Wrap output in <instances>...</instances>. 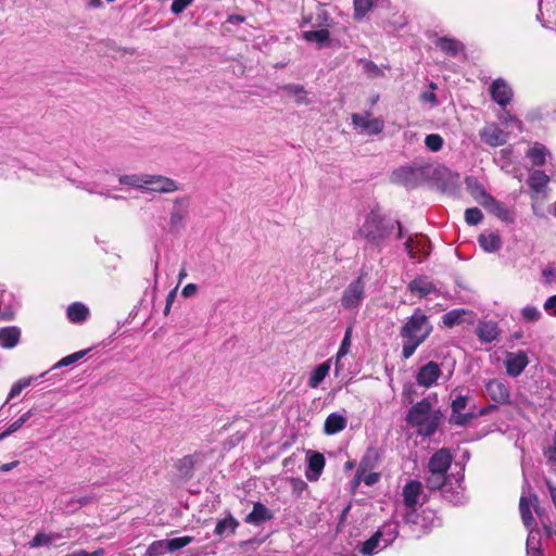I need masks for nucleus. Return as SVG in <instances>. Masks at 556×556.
Masks as SVG:
<instances>
[{
    "label": "nucleus",
    "instance_id": "nucleus-6",
    "mask_svg": "<svg viewBox=\"0 0 556 556\" xmlns=\"http://www.w3.org/2000/svg\"><path fill=\"white\" fill-rule=\"evenodd\" d=\"M451 397L452 403L448 422L458 427L468 426L475 419L473 407H470L467 413L464 412L469 404V396L454 390Z\"/></svg>",
    "mask_w": 556,
    "mask_h": 556
},
{
    "label": "nucleus",
    "instance_id": "nucleus-3",
    "mask_svg": "<svg viewBox=\"0 0 556 556\" xmlns=\"http://www.w3.org/2000/svg\"><path fill=\"white\" fill-rule=\"evenodd\" d=\"M442 417L441 410L433 409L429 399H424L410 407L406 420L417 428L419 434L431 435L438 429Z\"/></svg>",
    "mask_w": 556,
    "mask_h": 556
},
{
    "label": "nucleus",
    "instance_id": "nucleus-24",
    "mask_svg": "<svg viewBox=\"0 0 556 556\" xmlns=\"http://www.w3.org/2000/svg\"><path fill=\"white\" fill-rule=\"evenodd\" d=\"M325 467L324 454H309L307 459V469L305 476L309 481H316L320 477Z\"/></svg>",
    "mask_w": 556,
    "mask_h": 556
},
{
    "label": "nucleus",
    "instance_id": "nucleus-50",
    "mask_svg": "<svg viewBox=\"0 0 556 556\" xmlns=\"http://www.w3.org/2000/svg\"><path fill=\"white\" fill-rule=\"evenodd\" d=\"M357 478L366 485H374L376 482H378L380 475L377 472H366L365 469L361 466L357 471Z\"/></svg>",
    "mask_w": 556,
    "mask_h": 556
},
{
    "label": "nucleus",
    "instance_id": "nucleus-10",
    "mask_svg": "<svg viewBox=\"0 0 556 556\" xmlns=\"http://www.w3.org/2000/svg\"><path fill=\"white\" fill-rule=\"evenodd\" d=\"M146 191L155 193H173L180 190L179 184L164 175L147 174Z\"/></svg>",
    "mask_w": 556,
    "mask_h": 556
},
{
    "label": "nucleus",
    "instance_id": "nucleus-52",
    "mask_svg": "<svg viewBox=\"0 0 556 556\" xmlns=\"http://www.w3.org/2000/svg\"><path fill=\"white\" fill-rule=\"evenodd\" d=\"M482 212L477 207L467 208L465 212V219L469 225L479 224L482 220Z\"/></svg>",
    "mask_w": 556,
    "mask_h": 556
},
{
    "label": "nucleus",
    "instance_id": "nucleus-23",
    "mask_svg": "<svg viewBox=\"0 0 556 556\" xmlns=\"http://www.w3.org/2000/svg\"><path fill=\"white\" fill-rule=\"evenodd\" d=\"M21 339V329L16 326L0 328V346L3 349L15 348Z\"/></svg>",
    "mask_w": 556,
    "mask_h": 556
},
{
    "label": "nucleus",
    "instance_id": "nucleus-16",
    "mask_svg": "<svg viewBox=\"0 0 556 556\" xmlns=\"http://www.w3.org/2000/svg\"><path fill=\"white\" fill-rule=\"evenodd\" d=\"M404 505L408 510L416 509L422 496V484L417 480H409L402 491Z\"/></svg>",
    "mask_w": 556,
    "mask_h": 556
},
{
    "label": "nucleus",
    "instance_id": "nucleus-51",
    "mask_svg": "<svg viewBox=\"0 0 556 556\" xmlns=\"http://www.w3.org/2000/svg\"><path fill=\"white\" fill-rule=\"evenodd\" d=\"M521 316L526 321L534 323L541 318V312L535 306H526L521 309Z\"/></svg>",
    "mask_w": 556,
    "mask_h": 556
},
{
    "label": "nucleus",
    "instance_id": "nucleus-54",
    "mask_svg": "<svg viewBox=\"0 0 556 556\" xmlns=\"http://www.w3.org/2000/svg\"><path fill=\"white\" fill-rule=\"evenodd\" d=\"M351 334H352V328L349 327L345 331L344 338L341 342L340 349L338 351L337 357H343L348 354L350 346H351Z\"/></svg>",
    "mask_w": 556,
    "mask_h": 556
},
{
    "label": "nucleus",
    "instance_id": "nucleus-61",
    "mask_svg": "<svg viewBox=\"0 0 556 556\" xmlns=\"http://www.w3.org/2000/svg\"><path fill=\"white\" fill-rule=\"evenodd\" d=\"M104 554V551L102 548H99L92 553L86 552L84 549L77 551L73 554H70L71 556H102Z\"/></svg>",
    "mask_w": 556,
    "mask_h": 556
},
{
    "label": "nucleus",
    "instance_id": "nucleus-13",
    "mask_svg": "<svg viewBox=\"0 0 556 556\" xmlns=\"http://www.w3.org/2000/svg\"><path fill=\"white\" fill-rule=\"evenodd\" d=\"M504 363L507 375L518 377L529 364V359L527 353L523 351L509 352Z\"/></svg>",
    "mask_w": 556,
    "mask_h": 556
},
{
    "label": "nucleus",
    "instance_id": "nucleus-30",
    "mask_svg": "<svg viewBox=\"0 0 556 556\" xmlns=\"http://www.w3.org/2000/svg\"><path fill=\"white\" fill-rule=\"evenodd\" d=\"M435 45L450 56H456L464 50V45L460 41L448 37L439 38Z\"/></svg>",
    "mask_w": 556,
    "mask_h": 556
},
{
    "label": "nucleus",
    "instance_id": "nucleus-19",
    "mask_svg": "<svg viewBox=\"0 0 556 556\" xmlns=\"http://www.w3.org/2000/svg\"><path fill=\"white\" fill-rule=\"evenodd\" d=\"M492 99L501 106L509 104L513 98L510 86L502 78L495 79L490 88Z\"/></svg>",
    "mask_w": 556,
    "mask_h": 556
},
{
    "label": "nucleus",
    "instance_id": "nucleus-12",
    "mask_svg": "<svg viewBox=\"0 0 556 556\" xmlns=\"http://www.w3.org/2000/svg\"><path fill=\"white\" fill-rule=\"evenodd\" d=\"M535 508V511L539 513L538 507V497L535 494L532 493H526L523 491L522 495L520 496L519 501V510L521 515L522 522L525 527L530 531V529H533L534 525V518L531 513V507Z\"/></svg>",
    "mask_w": 556,
    "mask_h": 556
},
{
    "label": "nucleus",
    "instance_id": "nucleus-18",
    "mask_svg": "<svg viewBox=\"0 0 556 556\" xmlns=\"http://www.w3.org/2000/svg\"><path fill=\"white\" fill-rule=\"evenodd\" d=\"M441 374L440 366L431 361L419 369L416 380L419 386L430 388L437 382Z\"/></svg>",
    "mask_w": 556,
    "mask_h": 556
},
{
    "label": "nucleus",
    "instance_id": "nucleus-25",
    "mask_svg": "<svg viewBox=\"0 0 556 556\" xmlns=\"http://www.w3.org/2000/svg\"><path fill=\"white\" fill-rule=\"evenodd\" d=\"M472 320V313L463 308L452 309L442 316L444 326L452 328L465 321Z\"/></svg>",
    "mask_w": 556,
    "mask_h": 556
},
{
    "label": "nucleus",
    "instance_id": "nucleus-34",
    "mask_svg": "<svg viewBox=\"0 0 556 556\" xmlns=\"http://www.w3.org/2000/svg\"><path fill=\"white\" fill-rule=\"evenodd\" d=\"M547 149L540 143H534L532 148L527 151V157L534 166H542L546 162Z\"/></svg>",
    "mask_w": 556,
    "mask_h": 556
},
{
    "label": "nucleus",
    "instance_id": "nucleus-47",
    "mask_svg": "<svg viewBox=\"0 0 556 556\" xmlns=\"http://www.w3.org/2000/svg\"><path fill=\"white\" fill-rule=\"evenodd\" d=\"M165 553H167L165 540H159L148 546L146 556H163Z\"/></svg>",
    "mask_w": 556,
    "mask_h": 556
},
{
    "label": "nucleus",
    "instance_id": "nucleus-33",
    "mask_svg": "<svg viewBox=\"0 0 556 556\" xmlns=\"http://www.w3.org/2000/svg\"><path fill=\"white\" fill-rule=\"evenodd\" d=\"M302 36L307 42H314L318 48H321L328 43L330 33L327 28H320L317 30L304 31Z\"/></svg>",
    "mask_w": 556,
    "mask_h": 556
},
{
    "label": "nucleus",
    "instance_id": "nucleus-39",
    "mask_svg": "<svg viewBox=\"0 0 556 556\" xmlns=\"http://www.w3.org/2000/svg\"><path fill=\"white\" fill-rule=\"evenodd\" d=\"M540 533L535 529H530L527 538V556H541Z\"/></svg>",
    "mask_w": 556,
    "mask_h": 556
},
{
    "label": "nucleus",
    "instance_id": "nucleus-4",
    "mask_svg": "<svg viewBox=\"0 0 556 556\" xmlns=\"http://www.w3.org/2000/svg\"><path fill=\"white\" fill-rule=\"evenodd\" d=\"M399 536V525L395 521L383 523L366 541L357 545V551L363 556H374L390 546Z\"/></svg>",
    "mask_w": 556,
    "mask_h": 556
},
{
    "label": "nucleus",
    "instance_id": "nucleus-37",
    "mask_svg": "<svg viewBox=\"0 0 556 556\" xmlns=\"http://www.w3.org/2000/svg\"><path fill=\"white\" fill-rule=\"evenodd\" d=\"M147 174H129L121 175L118 181L122 185L132 187L135 189L144 190Z\"/></svg>",
    "mask_w": 556,
    "mask_h": 556
},
{
    "label": "nucleus",
    "instance_id": "nucleus-26",
    "mask_svg": "<svg viewBox=\"0 0 556 556\" xmlns=\"http://www.w3.org/2000/svg\"><path fill=\"white\" fill-rule=\"evenodd\" d=\"M408 289L412 293L417 294L419 298H424L433 292L435 287L428 278L418 277L409 282Z\"/></svg>",
    "mask_w": 556,
    "mask_h": 556
},
{
    "label": "nucleus",
    "instance_id": "nucleus-1",
    "mask_svg": "<svg viewBox=\"0 0 556 556\" xmlns=\"http://www.w3.org/2000/svg\"><path fill=\"white\" fill-rule=\"evenodd\" d=\"M433 326L421 308H416L400 329L402 356L408 359L431 334Z\"/></svg>",
    "mask_w": 556,
    "mask_h": 556
},
{
    "label": "nucleus",
    "instance_id": "nucleus-35",
    "mask_svg": "<svg viewBox=\"0 0 556 556\" xmlns=\"http://www.w3.org/2000/svg\"><path fill=\"white\" fill-rule=\"evenodd\" d=\"M477 333L481 341L490 343L498 336L497 326L492 321L481 323Z\"/></svg>",
    "mask_w": 556,
    "mask_h": 556
},
{
    "label": "nucleus",
    "instance_id": "nucleus-11",
    "mask_svg": "<svg viewBox=\"0 0 556 556\" xmlns=\"http://www.w3.org/2000/svg\"><path fill=\"white\" fill-rule=\"evenodd\" d=\"M190 198L188 195L177 197L173 200L169 212V226L172 229H179L184 226L189 215Z\"/></svg>",
    "mask_w": 556,
    "mask_h": 556
},
{
    "label": "nucleus",
    "instance_id": "nucleus-7",
    "mask_svg": "<svg viewBox=\"0 0 556 556\" xmlns=\"http://www.w3.org/2000/svg\"><path fill=\"white\" fill-rule=\"evenodd\" d=\"M365 298V282L362 277L353 280L343 291L341 305L345 309H357Z\"/></svg>",
    "mask_w": 556,
    "mask_h": 556
},
{
    "label": "nucleus",
    "instance_id": "nucleus-44",
    "mask_svg": "<svg viewBox=\"0 0 556 556\" xmlns=\"http://www.w3.org/2000/svg\"><path fill=\"white\" fill-rule=\"evenodd\" d=\"M466 185L470 194L480 203V200H485V197H490L483 189V187L472 178L466 180Z\"/></svg>",
    "mask_w": 556,
    "mask_h": 556
},
{
    "label": "nucleus",
    "instance_id": "nucleus-49",
    "mask_svg": "<svg viewBox=\"0 0 556 556\" xmlns=\"http://www.w3.org/2000/svg\"><path fill=\"white\" fill-rule=\"evenodd\" d=\"M426 147L433 152H437L443 147V139L438 134L428 135L425 139Z\"/></svg>",
    "mask_w": 556,
    "mask_h": 556
},
{
    "label": "nucleus",
    "instance_id": "nucleus-29",
    "mask_svg": "<svg viewBox=\"0 0 556 556\" xmlns=\"http://www.w3.org/2000/svg\"><path fill=\"white\" fill-rule=\"evenodd\" d=\"M452 454H433L429 460V471L438 473H446L452 463Z\"/></svg>",
    "mask_w": 556,
    "mask_h": 556
},
{
    "label": "nucleus",
    "instance_id": "nucleus-43",
    "mask_svg": "<svg viewBox=\"0 0 556 556\" xmlns=\"http://www.w3.org/2000/svg\"><path fill=\"white\" fill-rule=\"evenodd\" d=\"M60 534H47L45 532H38L33 540L29 542L30 548H38L40 546H49L55 539H60Z\"/></svg>",
    "mask_w": 556,
    "mask_h": 556
},
{
    "label": "nucleus",
    "instance_id": "nucleus-31",
    "mask_svg": "<svg viewBox=\"0 0 556 556\" xmlns=\"http://www.w3.org/2000/svg\"><path fill=\"white\" fill-rule=\"evenodd\" d=\"M282 90L294 98L296 104H309L311 100L307 97V91L304 86L298 84H289L282 87Z\"/></svg>",
    "mask_w": 556,
    "mask_h": 556
},
{
    "label": "nucleus",
    "instance_id": "nucleus-32",
    "mask_svg": "<svg viewBox=\"0 0 556 556\" xmlns=\"http://www.w3.org/2000/svg\"><path fill=\"white\" fill-rule=\"evenodd\" d=\"M346 427V419L338 414H330L325 421V432L328 434H334L342 431Z\"/></svg>",
    "mask_w": 556,
    "mask_h": 556
},
{
    "label": "nucleus",
    "instance_id": "nucleus-2",
    "mask_svg": "<svg viewBox=\"0 0 556 556\" xmlns=\"http://www.w3.org/2000/svg\"><path fill=\"white\" fill-rule=\"evenodd\" d=\"M395 228H397L396 238H403L404 235L400 222L387 218L378 211H371L366 216V219L358 232L370 244L379 248Z\"/></svg>",
    "mask_w": 556,
    "mask_h": 556
},
{
    "label": "nucleus",
    "instance_id": "nucleus-22",
    "mask_svg": "<svg viewBox=\"0 0 556 556\" xmlns=\"http://www.w3.org/2000/svg\"><path fill=\"white\" fill-rule=\"evenodd\" d=\"M389 0H354V18L362 20L372 8H388Z\"/></svg>",
    "mask_w": 556,
    "mask_h": 556
},
{
    "label": "nucleus",
    "instance_id": "nucleus-48",
    "mask_svg": "<svg viewBox=\"0 0 556 556\" xmlns=\"http://www.w3.org/2000/svg\"><path fill=\"white\" fill-rule=\"evenodd\" d=\"M87 353H88V350H83V351L75 352L71 355H67V356L63 357L61 361H59L54 367L59 368V367L70 366V365L78 362L79 359H81Z\"/></svg>",
    "mask_w": 556,
    "mask_h": 556
},
{
    "label": "nucleus",
    "instance_id": "nucleus-59",
    "mask_svg": "<svg viewBox=\"0 0 556 556\" xmlns=\"http://www.w3.org/2000/svg\"><path fill=\"white\" fill-rule=\"evenodd\" d=\"M497 409V406L494 405V404H490V405H486L484 406L483 408L477 410L476 407H473V414H475V419L477 417H480V416H484V415H488L490 414L491 412H494Z\"/></svg>",
    "mask_w": 556,
    "mask_h": 556
},
{
    "label": "nucleus",
    "instance_id": "nucleus-62",
    "mask_svg": "<svg viewBox=\"0 0 556 556\" xmlns=\"http://www.w3.org/2000/svg\"><path fill=\"white\" fill-rule=\"evenodd\" d=\"M292 484H293V489L299 492L303 491L307 486V484L303 480H300V479H292Z\"/></svg>",
    "mask_w": 556,
    "mask_h": 556
},
{
    "label": "nucleus",
    "instance_id": "nucleus-55",
    "mask_svg": "<svg viewBox=\"0 0 556 556\" xmlns=\"http://www.w3.org/2000/svg\"><path fill=\"white\" fill-rule=\"evenodd\" d=\"M192 2H193V0H174L172 5H170V11L174 14H180Z\"/></svg>",
    "mask_w": 556,
    "mask_h": 556
},
{
    "label": "nucleus",
    "instance_id": "nucleus-58",
    "mask_svg": "<svg viewBox=\"0 0 556 556\" xmlns=\"http://www.w3.org/2000/svg\"><path fill=\"white\" fill-rule=\"evenodd\" d=\"M542 275L545 279V282L551 283L556 280V269L554 267H546L543 269Z\"/></svg>",
    "mask_w": 556,
    "mask_h": 556
},
{
    "label": "nucleus",
    "instance_id": "nucleus-63",
    "mask_svg": "<svg viewBox=\"0 0 556 556\" xmlns=\"http://www.w3.org/2000/svg\"><path fill=\"white\" fill-rule=\"evenodd\" d=\"M14 317V313L11 309L0 308V318L3 320H11Z\"/></svg>",
    "mask_w": 556,
    "mask_h": 556
},
{
    "label": "nucleus",
    "instance_id": "nucleus-8",
    "mask_svg": "<svg viewBox=\"0 0 556 556\" xmlns=\"http://www.w3.org/2000/svg\"><path fill=\"white\" fill-rule=\"evenodd\" d=\"M352 124L362 134L366 135H378L384 128V122L382 118L372 117L369 112L354 113L352 114Z\"/></svg>",
    "mask_w": 556,
    "mask_h": 556
},
{
    "label": "nucleus",
    "instance_id": "nucleus-5",
    "mask_svg": "<svg viewBox=\"0 0 556 556\" xmlns=\"http://www.w3.org/2000/svg\"><path fill=\"white\" fill-rule=\"evenodd\" d=\"M404 521L412 527V531L417 538L428 534L432 529L441 526V519L434 510L417 509L407 510L404 515Z\"/></svg>",
    "mask_w": 556,
    "mask_h": 556
},
{
    "label": "nucleus",
    "instance_id": "nucleus-36",
    "mask_svg": "<svg viewBox=\"0 0 556 556\" xmlns=\"http://www.w3.org/2000/svg\"><path fill=\"white\" fill-rule=\"evenodd\" d=\"M67 317L73 323H81L86 320L89 309L83 303L76 302L67 307Z\"/></svg>",
    "mask_w": 556,
    "mask_h": 556
},
{
    "label": "nucleus",
    "instance_id": "nucleus-15",
    "mask_svg": "<svg viewBox=\"0 0 556 556\" xmlns=\"http://www.w3.org/2000/svg\"><path fill=\"white\" fill-rule=\"evenodd\" d=\"M405 250L410 258H422L430 253V243L425 236L408 237L405 241Z\"/></svg>",
    "mask_w": 556,
    "mask_h": 556
},
{
    "label": "nucleus",
    "instance_id": "nucleus-41",
    "mask_svg": "<svg viewBox=\"0 0 556 556\" xmlns=\"http://www.w3.org/2000/svg\"><path fill=\"white\" fill-rule=\"evenodd\" d=\"M357 63L362 66L363 73L370 79L383 77V71L372 61L361 59Z\"/></svg>",
    "mask_w": 556,
    "mask_h": 556
},
{
    "label": "nucleus",
    "instance_id": "nucleus-53",
    "mask_svg": "<svg viewBox=\"0 0 556 556\" xmlns=\"http://www.w3.org/2000/svg\"><path fill=\"white\" fill-rule=\"evenodd\" d=\"M446 477L443 473L430 472L427 479L430 489H440L445 484Z\"/></svg>",
    "mask_w": 556,
    "mask_h": 556
},
{
    "label": "nucleus",
    "instance_id": "nucleus-17",
    "mask_svg": "<svg viewBox=\"0 0 556 556\" xmlns=\"http://www.w3.org/2000/svg\"><path fill=\"white\" fill-rule=\"evenodd\" d=\"M479 135L481 140L490 147H501L507 141V134L495 124L484 126Z\"/></svg>",
    "mask_w": 556,
    "mask_h": 556
},
{
    "label": "nucleus",
    "instance_id": "nucleus-46",
    "mask_svg": "<svg viewBox=\"0 0 556 556\" xmlns=\"http://www.w3.org/2000/svg\"><path fill=\"white\" fill-rule=\"evenodd\" d=\"M192 542H193V538L188 536V535L165 540L167 552H174V551L180 549Z\"/></svg>",
    "mask_w": 556,
    "mask_h": 556
},
{
    "label": "nucleus",
    "instance_id": "nucleus-38",
    "mask_svg": "<svg viewBox=\"0 0 556 556\" xmlns=\"http://www.w3.org/2000/svg\"><path fill=\"white\" fill-rule=\"evenodd\" d=\"M330 365L328 362H324L319 364L311 374L308 379V387L309 388H317L320 382L326 378V376L329 374Z\"/></svg>",
    "mask_w": 556,
    "mask_h": 556
},
{
    "label": "nucleus",
    "instance_id": "nucleus-60",
    "mask_svg": "<svg viewBox=\"0 0 556 556\" xmlns=\"http://www.w3.org/2000/svg\"><path fill=\"white\" fill-rule=\"evenodd\" d=\"M198 291V286L195 283H188L184 287L181 291V295L185 298L193 296Z\"/></svg>",
    "mask_w": 556,
    "mask_h": 556
},
{
    "label": "nucleus",
    "instance_id": "nucleus-56",
    "mask_svg": "<svg viewBox=\"0 0 556 556\" xmlns=\"http://www.w3.org/2000/svg\"><path fill=\"white\" fill-rule=\"evenodd\" d=\"M420 100L425 103H430L431 106L438 104L437 96L433 91H425L420 94Z\"/></svg>",
    "mask_w": 556,
    "mask_h": 556
},
{
    "label": "nucleus",
    "instance_id": "nucleus-28",
    "mask_svg": "<svg viewBox=\"0 0 556 556\" xmlns=\"http://www.w3.org/2000/svg\"><path fill=\"white\" fill-rule=\"evenodd\" d=\"M548 181L549 177L539 169L533 170L528 178V185L535 194L545 192Z\"/></svg>",
    "mask_w": 556,
    "mask_h": 556
},
{
    "label": "nucleus",
    "instance_id": "nucleus-27",
    "mask_svg": "<svg viewBox=\"0 0 556 556\" xmlns=\"http://www.w3.org/2000/svg\"><path fill=\"white\" fill-rule=\"evenodd\" d=\"M480 247L489 253L496 252L502 247V239L497 232L481 233L478 238Z\"/></svg>",
    "mask_w": 556,
    "mask_h": 556
},
{
    "label": "nucleus",
    "instance_id": "nucleus-14",
    "mask_svg": "<svg viewBox=\"0 0 556 556\" xmlns=\"http://www.w3.org/2000/svg\"><path fill=\"white\" fill-rule=\"evenodd\" d=\"M488 395L496 404H508L510 402V391L507 384L500 379H491L485 384Z\"/></svg>",
    "mask_w": 556,
    "mask_h": 556
},
{
    "label": "nucleus",
    "instance_id": "nucleus-64",
    "mask_svg": "<svg viewBox=\"0 0 556 556\" xmlns=\"http://www.w3.org/2000/svg\"><path fill=\"white\" fill-rule=\"evenodd\" d=\"M17 464H18V462H10V463L3 464V465L0 466V471H2V472L10 471L14 467H16Z\"/></svg>",
    "mask_w": 556,
    "mask_h": 556
},
{
    "label": "nucleus",
    "instance_id": "nucleus-20",
    "mask_svg": "<svg viewBox=\"0 0 556 556\" xmlns=\"http://www.w3.org/2000/svg\"><path fill=\"white\" fill-rule=\"evenodd\" d=\"M480 204L500 219L507 223L513 222L511 213L502 202L495 200L493 197H485V200H480Z\"/></svg>",
    "mask_w": 556,
    "mask_h": 556
},
{
    "label": "nucleus",
    "instance_id": "nucleus-40",
    "mask_svg": "<svg viewBox=\"0 0 556 556\" xmlns=\"http://www.w3.org/2000/svg\"><path fill=\"white\" fill-rule=\"evenodd\" d=\"M238 521L231 515H228V517L217 522L214 532L216 535H223L226 532L233 534L238 528Z\"/></svg>",
    "mask_w": 556,
    "mask_h": 556
},
{
    "label": "nucleus",
    "instance_id": "nucleus-9",
    "mask_svg": "<svg viewBox=\"0 0 556 556\" xmlns=\"http://www.w3.org/2000/svg\"><path fill=\"white\" fill-rule=\"evenodd\" d=\"M424 179V170L420 167L402 166L391 175V181L406 188L417 186Z\"/></svg>",
    "mask_w": 556,
    "mask_h": 556
},
{
    "label": "nucleus",
    "instance_id": "nucleus-57",
    "mask_svg": "<svg viewBox=\"0 0 556 556\" xmlns=\"http://www.w3.org/2000/svg\"><path fill=\"white\" fill-rule=\"evenodd\" d=\"M544 309L556 316V295L549 296L544 303Z\"/></svg>",
    "mask_w": 556,
    "mask_h": 556
},
{
    "label": "nucleus",
    "instance_id": "nucleus-45",
    "mask_svg": "<svg viewBox=\"0 0 556 556\" xmlns=\"http://www.w3.org/2000/svg\"><path fill=\"white\" fill-rule=\"evenodd\" d=\"M36 380L35 377H27V378H23V379H20L18 381L14 382L11 390H10V393L8 395V399H7V403L16 397L17 395H20V393L25 389L27 388L28 386H30V383Z\"/></svg>",
    "mask_w": 556,
    "mask_h": 556
},
{
    "label": "nucleus",
    "instance_id": "nucleus-21",
    "mask_svg": "<svg viewBox=\"0 0 556 556\" xmlns=\"http://www.w3.org/2000/svg\"><path fill=\"white\" fill-rule=\"evenodd\" d=\"M274 518V514L262 503L256 502L253 505V509L245 517V522L254 526H260L267 520Z\"/></svg>",
    "mask_w": 556,
    "mask_h": 556
},
{
    "label": "nucleus",
    "instance_id": "nucleus-42",
    "mask_svg": "<svg viewBox=\"0 0 556 556\" xmlns=\"http://www.w3.org/2000/svg\"><path fill=\"white\" fill-rule=\"evenodd\" d=\"M34 415V410L29 409L26 413H24L18 419L13 421L7 430L0 433V440L4 439L5 437L16 432L20 430L27 421L28 419Z\"/></svg>",
    "mask_w": 556,
    "mask_h": 556
}]
</instances>
